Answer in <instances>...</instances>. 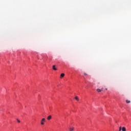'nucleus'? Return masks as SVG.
I'll use <instances>...</instances> for the list:
<instances>
[{
  "label": "nucleus",
  "instance_id": "nucleus-1",
  "mask_svg": "<svg viewBox=\"0 0 131 131\" xmlns=\"http://www.w3.org/2000/svg\"><path fill=\"white\" fill-rule=\"evenodd\" d=\"M45 122H46V119L42 118L40 122L41 125H43V124H45Z\"/></svg>",
  "mask_w": 131,
  "mask_h": 131
},
{
  "label": "nucleus",
  "instance_id": "nucleus-2",
  "mask_svg": "<svg viewBox=\"0 0 131 131\" xmlns=\"http://www.w3.org/2000/svg\"><path fill=\"white\" fill-rule=\"evenodd\" d=\"M52 68H53V70L57 71V68H56L55 65H53L52 67Z\"/></svg>",
  "mask_w": 131,
  "mask_h": 131
},
{
  "label": "nucleus",
  "instance_id": "nucleus-3",
  "mask_svg": "<svg viewBox=\"0 0 131 131\" xmlns=\"http://www.w3.org/2000/svg\"><path fill=\"white\" fill-rule=\"evenodd\" d=\"M48 120H51L52 119V116L50 115L47 117Z\"/></svg>",
  "mask_w": 131,
  "mask_h": 131
},
{
  "label": "nucleus",
  "instance_id": "nucleus-4",
  "mask_svg": "<svg viewBox=\"0 0 131 131\" xmlns=\"http://www.w3.org/2000/svg\"><path fill=\"white\" fill-rule=\"evenodd\" d=\"M102 91H103V89H97V91L98 92V93H100V92H102Z\"/></svg>",
  "mask_w": 131,
  "mask_h": 131
},
{
  "label": "nucleus",
  "instance_id": "nucleus-5",
  "mask_svg": "<svg viewBox=\"0 0 131 131\" xmlns=\"http://www.w3.org/2000/svg\"><path fill=\"white\" fill-rule=\"evenodd\" d=\"M65 76V74L64 73H62L60 75V78H62V77H64Z\"/></svg>",
  "mask_w": 131,
  "mask_h": 131
},
{
  "label": "nucleus",
  "instance_id": "nucleus-6",
  "mask_svg": "<svg viewBox=\"0 0 131 131\" xmlns=\"http://www.w3.org/2000/svg\"><path fill=\"white\" fill-rule=\"evenodd\" d=\"M122 131H126V128H125V127H123L122 128Z\"/></svg>",
  "mask_w": 131,
  "mask_h": 131
},
{
  "label": "nucleus",
  "instance_id": "nucleus-7",
  "mask_svg": "<svg viewBox=\"0 0 131 131\" xmlns=\"http://www.w3.org/2000/svg\"><path fill=\"white\" fill-rule=\"evenodd\" d=\"M75 100H76L77 101H79V99H78V97L77 96H76L75 98Z\"/></svg>",
  "mask_w": 131,
  "mask_h": 131
},
{
  "label": "nucleus",
  "instance_id": "nucleus-8",
  "mask_svg": "<svg viewBox=\"0 0 131 131\" xmlns=\"http://www.w3.org/2000/svg\"><path fill=\"white\" fill-rule=\"evenodd\" d=\"M126 103H127V104L130 103V101H129V100H126Z\"/></svg>",
  "mask_w": 131,
  "mask_h": 131
},
{
  "label": "nucleus",
  "instance_id": "nucleus-9",
  "mask_svg": "<svg viewBox=\"0 0 131 131\" xmlns=\"http://www.w3.org/2000/svg\"><path fill=\"white\" fill-rule=\"evenodd\" d=\"M74 129V127H72V128H70V131H73Z\"/></svg>",
  "mask_w": 131,
  "mask_h": 131
},
{
  "label": "nucleus",
  "instance_id": "nucleus-10",
  "mask_svg": "<svg viewBox=\"0 0 131 131\" xmlns=\"http://www.w3.org/2000/svg\"><path fill=\"white\" fill-rule=\"evenodd\" d=\"M121 129H122V128H121V126L119 127V131H121Z\"/></svg>",
  "mask_w": 131,
  "mask_h": 131
},
{
  "label": "nucleus",
  "instance_id": "nucleus-11",
  "mask_svg": "<svg viewBox=\"0 0 131 131\" xmlns=\"http://www.w3.org/2000/svg\"><path fill=\"white\" fill-rule=\"evenodd\" d=\"M17 121L18 123H20V120H19V119H17Z\"/></svg>",
  "mask_w": 131,
  "mask_h": 131
},
{
  "label": "nucleus",
  "instance_id": "nucleus-12",
  "mask_svg": "<svg viewBox=\"0 0 131 131\" xmlns=\"http://www.w3.org/2000/svg\"><path fill=\"white\" fill-rule=\"evenodd\" d=\"M84 75H85V76H86L88 75V74H86V73H84Z\"/></svg>",
  "mask_w": 131,
  "mask_h": 131
},
{
  "label": "nucleus",
  "instance_id": "nucleus-13",
  "mask_svg": "<svg viewBox=\"0 0 131 131\" xmlns=\"http://www.w3.org/2000/svg\"><path fill=\"white\" fill-rule=\"evenodd\" d=\"M107 88H106V89H105V91H107Z\"/></svg>",
  "mask_w": 131,
  "mask_h": 131
}]
</instances>
